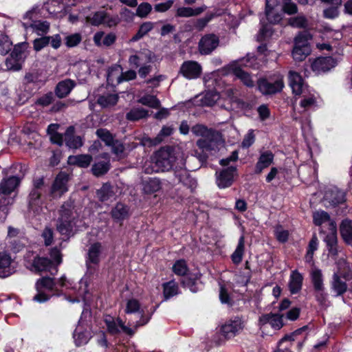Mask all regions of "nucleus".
<instances>
[{
  "label": "nucleus",
  "mask_w": 352,
  "mask_h": 352,
  "mask_svg": "<svg viewBox=\"0 0 352 352\" xmlns=\"http://www.w3.org/2000/svg\"><path fill=\"white\" fill-rule=\"evenodd\" d=\"M67 287V280L65 276H62L58 280L50 276H43L37 280L35 287L37 294L33 297V300L39 303L49 300L51 296L61 295L58 289Z\"/></svg>",
  "instance_id": "obj_1"
},
{
  "label": "nucleus",
  "mask_w": 352,
  "mask_h": 352,
  "mask_svg": "<svg viewBox=\"0 0 352 352\" xmlns=\"http://www.w3.org/2000/svg\"><path fill=\"white\" fill-rule=\"evenodd\" d=\"M21 182L19 177L12 176L0 183V222H4L8 214V206L14 202L10 195L14 191Z\"/></svg>",
  "instance_id": "obj_2"
},
{
  "label": "nucleus",
  "mask_w": 352,
  "mask_h": 352,
  "mask_svg": "<svg viewBox=\"0 0 352 352\" xmlns=\"http://www.w3.org/2000/svg\"><path fill=\"white\" fill-rule=\"evenodd\" d=\"M155 309L152 311H146L144 309H141L140 302L135 298L129 299L126 302L124 312L126 314H139L140 318L136 321L128 319V324L131 326L135 330L140 327L146 324L151 320Z\"/></svg>",
  "instance_id": "obj_3"
},
{
  "label": "nucleus",
  "mask_w": 352,
  "mask_h": 352,
  "mask_svg": "<svg viewBox=\"0 0 352 352\" xmlns=\"http://www.w3.org/2000/svg\"><path fill=\"white\" fill-rule=\"evenodd\" d=\"M46 192L43 177L34 178L32 188L28 195V208L34 212H38L43 204V194Z\"/></svg>",
  "instance_id": "obj_4"
},
{
  "label": "nucleus",
  "mask_w": 352,
  "mask_h": 352,
  "mask_svg": "<svg viewBox=\"0 0 352 352\" xmlns=\"http://www.w3.org/2000/svg\"><path fill=\"white\" fill-rule=\"evenodd\" d=\"M73 209L72 205L68 202L64 203L60 207L56 229L61 234H68L72 231L75 224Z\"/></svg>",
  "instance_id": "obj_5"
},
{
  "label": "nucleus",
  "mask_w": 352,
  "mask_h": 352,
  "mask_svg": "<svg viewBox=\"0 0 352 352\" xmlns=\"http://www.w3.org/2000/svg\"><path fill=\"white\" fill-rule=\"evenodd\" d=\"M311 35L307 31L299 32L294 38V47L292 50V56L295 60L302 61L311 53V47L309 40Z\"/></svg>",
  "instance_id": "obj_6"
},
{
  "label": "nucleus",
  "mask_w": 352,
  "mask_h": 352,
  "mask_svg": "<svg viewBox=\"0 0 352 352\" xmlns=\"http://www.w3.org/2000/svg\"><path fill=\"white\" fill-rule=\"evenodd\" d=\"M224 145L220 134L217 132H212L205 138H201L197 141V146L203 152L216 153Z\"/></svg>",
  "instance_id": "obj_7"
},
{
  "label": "nucleus",
  "mask_w": 352,
  "mask_h": 352,
  "mask_svg": "<svg viewBox=\"0 0 352 352\" xmlns=\"http://www.w3.org/2000/svg\"><path fill=\"white\" fill-rule=\"evenodd\" d=\"M104 323L108 332L111 335H118L124 333L128 336L134 335L136 330L131 326L126 325L125 322L120 318H113L110 316L105 317Z\"/></svg>",
  "instance_id": "obj_8"
},
{
  "label": "nucleus",
  "mask_w": 352,
  "mask_h": 352,
  "mask_svg": "<svg viewBox=\"0 0 352 352\" xmlns=\"http://www.w3.org/2000/svg\"><path fill=\"white\" fill-rule=\"evenodd\" d=\"M258 90L263 95H272L280 92L284 87L283 77L261 78L257 82Z\"/></svg>",
  "instance_id": "obj_9"
},
{
  "label": "nucleus",
  "mask_w": 352,
  "mask_h": 352,
  "mask_svg": "<svg viewBox=\"0 0 352 352\" xmlns=\"http://www.w3.org/2000/svg\"><path fill=\"white\" fill-rule=\"evenodd\" d=\"M244 328V322L241 318L234 316L225 322L221 327V333L227 339H230L242 331Z\"/></svg>",
  "instance_id": "obj_10"
},
{
  "label": "nucleus",
  "mask_w": 352,
  "mask_h": 352,
  "mask_svg": "<svg viewBox=\"0 0 352 352\" xmlns=\"http://www.w3.org/2000/svg\"><path fill=\"white\" fill-rule=\"evenodd\" d=\"M155 164L161 171H166L174 167L175 157L168 148H162L155 153Z\"/></svg>",
  "instance_id": "obj_11"
},
{
  "label": "nucleus",
  "mask_w": 352,
  "mask_h": 352,
  "mask_svg": "<svg viewBox=\"0 0 352 352\" xmlns=\"http://www.w3.org/2000/svg\"><path fill=\"white\" fill-rule=\"evenodd\" d=\"M202 67L199 63L195 60L184 61L179 71V74L188 80L196 79L200 77Z\"/></svg>",
  "instance_id": "obj_12"
},
{
  "label": "nucleus",
  "mask_w": 352,
  "mask_h": 352,
  "mask_svg": "<svg viewBox=\"0 0 352 352\" xmlns=\"http://www.w3.org/2000/svg\"><path fill=\"white\" fill-rule=\"evenodd\" d=\"M68 175L65 173L61 172L56 177L55 180L52 186L50 192L53 197H60L62 195L68 190Z\"/></svg>",
  "instance_id": "obj_13"
},
{
  "label": "nucleus",
  "mask_w": 352,
  "mask_h": 352,
  "mask_svg": "<svg viewBox=\"0 0 352 352\" xmlns=\"http://www.w3.org/2000/svg\"><path fill=\"white\" fill-rule=\"evenodd\" d=\"M219 38L213 34L204 36L199 42V50L201 54L207 55L210 54L219 45Z\"/></svg>",
  "instance_id": "obj_14"
},
{
  "label": "nucleus",
  "mask_w": 352,
  "mask_h": 352,
  "mask_svg": "<svg viewBox=\"0 0 352 352\" xmlns=\"http://www.w3.org/2000/svg\"><path fill=\"white\" fill-rule=\"evenodd\" d=\"M336 64V60L332 57H319L311 63V69L316 74H320L329 71Z\"/></svg>",
  "instance_id": "obj_15"
},
{
  "label": "nucleus",
  "mask_w": 352,
  "mask_h": 352,
  "mask_svg": "<svg viewBox=\"0 0 352 352\" xmlns=\"http://www.w3.org/2000/svg\"><path fill=\"white\" fill-rule=\"evenodd\" d=\"M329 226L331 232L327 234L324 241L326 243L329 254L336 256L338 254L336 224L333 221H331Z\"/></svg>",
  "instance_id": "obj_16"
},
{
  "label": "nucleus",
  "mask_w": 352,
  "mask_h": 352,
  "mask_svg": "<svg viewBox=\"0 0 352 352\" xmlns=\"http://www.w3.org/2000/svg\"><path fill=\"white\" fill-rule=\"evenodd\" d=\"M175 176L178 179L179 183L193 192L197 188V180L193 178L186 168H181L175 172Z\"/></svg>",
  "instance_id": "obj_17"
},
{
  "label": "nucleus",
  "mask_w": 352,
  "mask_h": 352,
  "mask_svg": "<svg viewBox=\"0 0 352 352\" xmlns=\"http://www.w3.org/2000/svg\"><path fill=\"white\" fill-rule=\"evenodd\" d=\"M236 170V167L229 166L221 170L217 177V184L221 188H225L232 185L234 175Z\"/></svg>",
  "instance_id": "obj_18"
},
{
  "label": "nucleus",
  "mask_w": 352,
  "mask_h": 352,
  "mask_svg": "<svg viewBox=\"0 0 352 352\" xmlns=\"http://www.w3.org/2000/svg\"><path fill=\"white\" fill-rule=\"evenodd\" d=\"M13 260L10 254L7 251H0V277L6 278L10 276L13 272L11 264Z\"/></svg>",
  "instance_id": "obj_19"
},
{
  "label": "nucleus",
  "mask_w": 352,
  "mask_h": 352,
  "mask_svg": "<svg viewBox=\"0 0 352 352\" xmlns=\"http://www.w3.org/2000/svg\"><path fill=\"white\" fill-rule=\"evenodd\" d=\"M303 276L297 270L292 271L288 283L289 291L292 294H298L302 287Z\"/></svg>",
  "instance_id": "obj_20"
},
{
  "label": "nucleus",
  "mask_w": 352,
  "mask_h": 352,
  "mask_svg": "<svg viewBox=\"0 0 352 352\" xmlns=\"http://www.w3.org/2000/svg\"><path fill=\"white\" fill-rule=\"evenodd\" d=\"M289 85L295 95H300L304 93V82L300 74L290 71L289 72Z\"/></svg>",
  "instance_id": "obj_21"
},
{
  "label": "nucleus",
  "mask_w": 352,
  "mask_h": 352,
  "mask_svg": "<svg viewBox=\"0 0 352 352\" xmlns=\"http://www.w3.org/2000/svg\"><path fill=\"white\" fill-rule=\"evenodd\" d=\"M260 326L270 324L275 329H280L283 326L282 316L278 314H266L260 316L258 320Z\"/></svg>",
  "instance_id": "obj_22"
},
{
  "label": "nucleus",
  "mask_w": 352,
  "mask_h": 352,
  "mask_svg": "<svg viewBox=\"0 0 352 352\" xmlns=\"http://www.w3.org/2000/svg\"><path fill=\"white\" fill-rule=\"evenodd\" d=\"M52 266V262L50 259L45 257L35 256L31 263L30 269L31 271L41 272L49 271Z\"/></svg>",
  "instance_id": "obj_23"
},
{
  "label": "nucleus",
  "mask_w": 352,
  "mask_h": 352,
  "mask_svg": "<svg viewBox=\"0 0 352 352\" xmlns=\"http://www.w3.org/2000/svg\"><path fill=\"white\" fill-rule=\"evenodd\" d=\"M101 250L102 245L100 243H95L89 247L86 260V265L89 270L91 267V264L96 265L99 263Z\"/></svg>",
  "instance_id": "obj_24"
},
{
  "label": "nucleus",
  "mask_w": 352,
  "mask_h": 352,
  "mask_svg": "<svg viewBox=\"0 0 352 352\" xmlns=\"http://www.w3.org/2000/svg\"><path fill=\"white\" fill-rule=\"evenodd\" d=\"M152 60V53L150 51L139 52L138 53L131 55L129 58V63L130 65L138 67L141 64L149 63Z\"/></svg>",
  "instance_id": "obj_25"
},
{
  "label": "nucleus",
  "mask_w": 352,
  "mask_h": 352,
  "mask_svg": "<svg viewBox=\"0 0 352 352\" xmlns=\"http://www.w3.org/2000/svg\"><path fill=\"white\" fill-rule=\"evenodd\" d=\"M75 85V82L71 79L62 80L56 85L55 94L59 98H63L71 92Z\"/></svg>",
  "instance_id": "obj_26"
},
{
  "label": "nucleus",
  "mask_w": 352,
  "mask_h": 352,
  "mask_svg": "<svg viewBox=\"0 0 352 352\" xmlns=\"http://www.w3.org/2000/svg\"><path fill=\"white\" fill-rule=\"evenodd\" d=\"M274 160V155L270 151H265L263 153L256 164L255 167V173L256 174H260L263 169L269 167L273 162Z\"/></svg>",
  "instance_id": "obj_27"
},
{
  "label": "nucleus",
  "mask_w": 352,
  "mask_h": 352,
  "mask_svg": "<svg viewBox=\"0 0 352 352\" xmlns=\"http://www.w3.org/2000/svg\"><path fill=\"white\" fill-rule=\"evenodd\" d=\"M162 188V182L156 177H149L142 182V189L146 194H153Z\"/></svg>",
  "instance_id": "obj_28"
},
{
  "label": "nucleus",
  "mask_w": 352,
  "mask_h": 352,
  "mask_svg": "<svg viewBox=\"0 0 352 352\" xmlns=\"http://www.w3.org/2000/svg\"><path fill=\"white\" fill-rule=\"evenodd\" d=\"M118 98V94L106 92L98 96L97 103L102 108L111 107L117 104Z\"/></svg>",
  "instance_id": "obj_29"
},
{
  "label": "nucleus",
  "mask_w": 352,
  "mask_h": 352,
  "mask_svg": "<svg viewBox=\"0 0 352 352\" xmlns=\"http://www.w3.org/2000/svg\"><path fill=\"white\" fill-rule=\"evenodd\" d=\"M91 337L90 331L83 329L80 325L76 328L74 333V342L78 346L87 344Z\"/></svg>",
  "instance_id": "obj_30"
},
{
  "label": "nucleus",
  "mask_w": 352,
  "mask_h": 352,
  "mask_svg": "<svg viewBox=\"0 0 352 352\" xmlns=\"http://www.w3.org/2000/svg\"><path fill=\"white\" fill-rule=\"evenodd\" d=\"M310 278L314 290L324 289L323 275L320 269L313 268L310 272Z\"/></svg>",
  "instance_id": "obj_31"
},
{
  "label": "nucleus",
  "mask_w": 352,
  "mask_h": 352,
  "mask_svg": "<svg viewBox=\"0 0 352 352\" xmlns=\"http://www.w3.org/2000/svg\"><path fill=\"white\" fill-rule=\"evenodd\" d=\"M340 232L343 240L348 244L352 243V222L351 220H343L340 226Z\"/></svg>",
  "instance_id": "obj_32"
},
{
  "label": "nucleus",
  "mask_w": 352,
  "mask_h": 352,
  "mask_svg": "<svg viewBox=\"0 0 352 352\" xmlns=\"http://www.w3.org/2000/svg\"><path fill=\"white\" fill-rule=\"evenodd\" d=\"M155 26V23L152 21H145L142 23L139 28L138 32L135 35L132 36L130 39L131 42H136L141 38H142L144 36H146L148 32H150Z\"/></svg>",
  "instance_id": "obj_33"
},
{
  "label": "nucleus",
  "mask_w": 352,
  "mask_h": 352,
  "mask_svg": "<svg viewBox=\"0 0 352 352\" xmlns=\"http://www.w3.org/2000/svg\"><path fill=\"white\" fill-rule=\"evenodd\" d=\"M331 285V289L336 294V296L344 294L347 290V285L346 282L342 280L337 274H334L333 275V280Z\"/></svg>",
  "instance_id": "obj_34"
},
{
  "label": "nucleus",
  "mask_w": 352,
  "mask_h": 352,
  "mask_svg": "<svg viewBox=\"0 0 352 352\" xmlns=\"http://www.w3.org/2000/svg\"><path fill=\"white\" fill-rule=\"evenodd\" d=\"M112 218L116 221H123L129 215V209L125 205L118 203L111 212Z\"/></svg>",
  "instance_id": "obj_35"
},
{
  "label": "nucleus",
  "mask_w": 352,
  "mask_h": 352,
  "mask_svg": "<svg viewBox=\"0 0 352 352\" xmlns=\"http://www.w3.org/2000/svg\"><path fill=\"white\" fill-rule=\"evenodd\" d=\"M245 250V237L243 235L241 236L237 246L231 256L232 262L234 264H239L243 259V256Z\"/></svg>",
  "instance_id": "obj_36"
},
{
  "label": "nucleus",
  "mask_w": 352,
  "mask_h": 352,
  "mask_svg": "<svg viewBox=\"0 0 352 352\" xmlns=\"http://www.w3.org/2000/svg\"><path fill=\"white\" fill-rule=\"evenodd\" d=\"M92 161V157L90 155H78L76 156H70L69 162L70 164H76L81 168H87L89 166Z\"/></svg>",
  "instance_id": "obj_37"
},
{
  "label": "nucleus",
  "mask_w": 352,
  "mask_h": 352,
  "mask_svg": "<svg viewBox=\"0 0 352 352\" xmlns=\"http://www.w3.org/2000/svg\"><path fill=\"white\" fill-rule=\"evenodd\" d=\"M105 17H107L106 12L104 10H100L87 16L86 21L92 25L98 26L103 24L104 21L106 19Z\"/></svg>",
  "instance_id": "obj_38"
},
{
  "label": "nucleus",
  "mask_w": 352,
  "mask_h": 352,
  "mask_svg": "<svg viewBox=\"0 0 352 352\" xmlns=\"http://www.w3.org/2000/svg\"><path fill=\"white\" fill-rule=\"evenodd\" d=\"M162 287L164 296L166 300L169 299L179 293L178 284L174 280L164 283Z\"/></svg>",
  "instance_id": "obj_39"
},
{
  "label": "nucleus",
  "mask_w": 352,
  "mask_h": 352,
  "mask_svg": "<svg viewBox=\"0 0 352 352\" xmlns=\"http://www.w3.org/2000/svg\"><path fill=\"white\" fill-rule=\"evenodd\" d=\"M205 8L199 7L195 9L189 7H181L177 10L176 16L179 17H190L197 16L203 12Z\"/></svg>",
  "instance_id": "obj_40"
},
{
  "label": "nucleus",
  "mask_w": 352,
  "mask_h": 352,
  "mask_svg": "<svg viewBox=\"0 0 352 352\" xmlns=\"http://www.w3.org/2000/svg\"><path fill=\"white\" fill-rule=\"evenodd\" d=\"M97 197L100 201H106L113 197V187L109 184H104L97 190Z\"/></svg>",
  "instance_id": "obj_41"
},
{
  "label": "nucleus",
  "mask_w": 352,
  "mask_h": 352,
  "mask_svg": "<svg viewBox=\"0 0 352 352\" xmlns=\"http://www.w3.org/2000/svg\"><path fill=\"white\" fill-rule=\"evenodd\" d=\"M147 116L148 111L142 107L133 108L126 114V118L129 121H136Z\"/></svg>",
  "instance_id": "obj_42"
},
{
  "label": "nucleus",
  "mask_w": 352,
  "mask_h": 352,
  "mask_svg": "<svg viewBox=\"0 0 352 352\" xmlns=\"http://www.w3.org/2000/svg\"><path fill=\"white\" fill-rule=\"evenodd\" d=\"M233 74L247 87H252L254 86V81L252 79L251 76L242 69L239 67H234L233 69Z\"/></svg>",
  "instance_id": "obj_43"
},
{
  "label": "nucleus",
  "mask_w": 352,
  "mask_h": 352,
  "mask_svg": "<svg viewBox=\"0 0 352 352\" xmlns=\"http://www.w3.org/2000/svg\"><path fill=\"white\" fill-rule=\"evenodd\" d=\"M318 239L316 235L314 234L307 247V254L305 257V262L309 263L313 261L314 252L318 249Z\"/></svg>",
  "instance_id": "obj_44"
},
{
  "label": "nucleus",
  "mask_w": 352,
  "mask_h": 352,
  "mask_svg": "<svg viewBox=\"0 0 352 352\" xmlns=\"http://www.w3.org/2000/svg\"><path fill=\"white\" fill-rule=\"evenodd\" d=\"M109 169V162H99L92 166L91 171L95 176L100 177L107 173Z\"/></svg>",
  "instance_id": "obj_45"
},
{
  "label": "nucleus",
  "mask_w": 352,
  "mask_h": 352,
  "mask_svg": "<svg viewBox=\"0 0 352 352\" xmlns=\"http://www.w3.org/2000/svg\"><path fill=\"white\" fill-rule=\"evenodd\" d=\"M136 7L135 15L141 19L147 18L153 10L152 6L148 2H142Z\"/></svg>",
  "instance_id": "obj_46"
},
{
  "label": "nucleus",
  "mask_w": 352,
  "mask_h": 352,
  "mask_svg": "<svg viewBox=\"0 0 352 352\" xmlns=\"http://www.w3.org/2000/svg\"><path fill=\"white\" fill-rule=\"evenodd\" d=\"M328 199H329V203L335 206L345 201V193L342 190L334 189L331 190L330 197Z\"/></svg>",
  "instance_id": "obj_47"
},
{
  "label": "nucleus",
  "mask_w": 352,
  "mask_h": 352,
  "mask_svg": "<svg viewBox=\"0 0 352 352\" xmlns=\"http://www.w3.org/2000/svg\"><path fill=\"white\" fill-rule=\"evenodd\" d=\"M300 106L304 111H307L316 106V98L312 95L302 94V99L300 101Z\"/></svg>",
  "instance_id": "obj_48"
},
{
  "label": "nucleus",
  "mask_w": 352,
  "mask_h": 352,
  "mask_svg": "<svg viewBox=\"0 0 352 352\" xmlns=\"http://www.w3.org/2000/svg\"><path fill=\"white\" fill-rule=\"evenodd\" d=\"M33 31L36 32L38 35H43L48 32L50 30V23L45 21H34L30 25Z\"/></svg>",
  "instance_id": "obj_49"
},
{
  "label": "nucleus",
  "mask_w": 352,
  "mask_h": 352,
  "mask_svg": "<svg viewBox=\"0 0 352 352\" xmlns=\"http://www.w3.org/2000/svg\"><path fill=\"white\" fill-rule=\"evenodd\" d=\"M138 102L151 108L157 109L160 106V100L155 96L146 95L138 100Z\"/></svg>",
  "instance_id": "obj_50"
},
{
  "label": "nucleus",
  "mask_w": 352,
  "mask_h": 352,
  "mask_svg": "<svg viewBox=\"0 0 352 352\" xmlns=\"http://www.w3.org/2000/svg\"><path fill=\"white\" fill-rule=\"evenodd\" d=\"M288 24L296 28H306L308 26V21L305 16L298 15L289 19Z\"/></svg>",
  "instance_id": "obj_51"
},
{
  "label": "nucleus",
  "mask_w": 352,
  "mask_h": 352,
  "mask_svg": "<svg viewBox=\"0 0 352 352\" xmlns=\"http://www.w3.org/2000/svg\"><path fill=\"white\" fill-rule=\"evenodd\" d=\"M96 134L107 146H110L115 140L113 135L106 129H97Z\"/></svg>",
  "instance_id": "obj_52"
},
{
  "label": "nucleus",
  "mask_w": 352,
  "mask_h": 352,
  "mask_svg": "<svg viewBox=\"0 0 352 352\" xmlns=\"http://www.w3.org/2000/svg\"><path fill=\"white\" fill-rule=\"evenodd\" d=\"M110 146H111L112 153L116 155L118 159H122L125 157V148L121 142L115 140Z\"/></svg>",
  "instance_id": "obj_53"
},
{
  "label": "nucleus",
  "mask_w": 352,
  "mask_h": 352,
  "mask_svg": "<svg viewBox=\"0 0 352 352\" xmlns=\"http://www.w3.org/2000/svg\"><path fill=\"white\" fill-rule=\"evenodd\" d=\"M173 271L177 276H184L188 272L186 261L183 259L177 261L173 266Z\"/></svg>",
  "instance_id": "obj_54"
},
{
  "label": "nucleus",
  "mask_w": 352,
  "mask_h": 352,
  "mask_svg": "<svg viewBox=\"0 0 352 352\" xmlns=\"http://www.w3.org/2000/svg\"><path fill=\"white\" fill-rule=\"evenodd\" d=\"M314 223L316 226H320L323 223L327 222L330 221L329 214L324 211H316L314 213Z\"/></svg>",
  "instance_id": "obj_55"
},
{
  "label": "nucleus",
  "mask_w": 352,
  "mask_h": 352,
  "mask_svg": "<svg viewBox=\"0 0 352 352\" xmlns=\"http://www.w3.org/2000/svg\"><path fill=\"white\" fill-rule=\"evenodd\" d=\"M12 43L9 38L4 34H0V54H7L11 50Z\"/></svg>",
  "instance_id": "obj_56"
},
{
  "label": "nucleus",
  "mask_w": 352,
  "mask_h": 352,
  "mask_svg": "<svg viewBox=\"0 0 352 352\" xmlns=\"http://www.w3.org/2000/svg\"><path fill=\"white\" fill-rule=\"evenodd\" d=\"M65 45L68 47L77 46L82 41V36L80 33H74L65 37Z\"/></svg>",
  "instance_id": "obj_57"
},
{
  "label": "nucleus",
  "mask_w": 352,
  "mask_h": 352,
  "mask_svg": "<svg viewBox=\"0 0 352 352\" xmlns=\"http://www.w3.org/2000/svg\"><path fill=\"white\" fill-rule=\"evenodd\" d=\"M283 11L289 15H292L298 12V7L296 4L292 0H283Z\"/></svg>",
  "instance_id": "obj_58"
},
{
  "label": "nucleus",
  "mask_w": 352,
  "mask_h": 352,
  "mask_svg": "<svg viewBox=\"0 0 352 352\" xmlns=\"http://www.w3.org/2000/svg\"><path fill=\"white\" fill-rule=\"evenodd\" d=\"M267 21L272 24L278 23L283 19V14L275 10L265 11Z\"/></svg>",
  "instance_id": "obj_59"
},
{
  "label": "nucleus",
  "mask_w": 352,
  "mask_h": 352,
  "mask_svg": "<svg viewBox=\"0 0 352 352\" xmlns=\"http://www.w3.org/2000/svg\"><path fill=\"white\" fill-rule=\"evenodd\" d=\"M121 69L119 65H114L109 67L107 76V80L111 82H113L115 79L118 80V77L121 74Z\"/></svg>",
  "instance_id": "obj_60"
},
{
  "label": "nucleus",
  "mask_w": 352,
  "mask_h": 352,
  "mask_svg": "<svg viewBox=\"0 0 352 352\" xmlns=\"http://www.w3.org/2000/svg\"><path fill=\"white\" fill-rule=\"evenodd\" d=\"M54 100V94L52 92H48L37 98L35 104L42 107H47L52 103Z\"/></svg>",
  "instance_id": "obj_61"
},
{
  "label": "nucleus",
  "mask_w": 352,
  "mask_h": 352,
  "mask_svg": "<svg viewBox=\"0 0 352 352\" xmlns=\"http://www.w3.org/2000/svg\"><path fill=\"white\" fill-rule=\"evenodd\" d=\"M50 36H42L36 38L33 42V47L35 51L38 52L49 45L50 42Z\"/></svg>",
  "instance_id": "obj_62"
},
{
  "label": "nucleus",
  "mask_w": 352,
  "mask_h": 352,
  "mask_svg": "<svg viewBox=\"0 0 352 352\" xmlns=\"http://www.w3.org/2000/svg\"><path fill=\"white\" fill-rule=\"evenodd\" d=\"M314 296L320 306L327 307V294L325 292V288L320 290H314Z\"/></svg>",
  "instance_id": "obj_63"
},
{
  "label": "nucleus",
  "mask_w": 352,
  "mask_h": 352,
  "mask_svg": "<svg viewBox=\"0 0 352 352\" xmlns=\"http://www.w3.org/2000/svg\"><path fill=\"white\" fill-rule=\"evenodd\" d=\"M289 338V337H283L278 342V349L275 352H292L290 349L292 346V343L287 342V339Z\"/></svg>",
  "instance_id": "obj_64"
}]
</instances>
